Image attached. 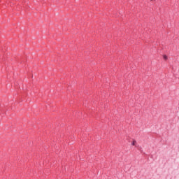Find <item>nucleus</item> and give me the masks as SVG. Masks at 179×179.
<instances>
[{"mask_svg": "<svg viewBox=\"0 0 179 179\" xmlns=\"http://www.w3.org/2000/svg\"><path fill=\"white\" fill-rule=\"evenodd\" d=\"M151 1H153V0H151Z\"/></svg>", "mask_w": 179, "mask_h": 179, "instance_id": "7ed1b4c3", "label": "nucleus"}, {"mask_svg": "<svg viewBox=\"0 0 179 179\" xmlns=\"http://www.w3.org/2000/svg\"><path fill=\"white\" fill-rule=\"evenodd\" d=\"M163 58H164V59L167 60V56L166 55H164Z\"/></svg>", "mask_w": 179, "mask_h": 179, "instance_id": "f03ea898", "label": "nucleus"}, {"mask_svg": "<svg viewBox=\"0 0 179 179\" xmlns=\"http://www.w3.org/2000/svg\"><path fill=\"white\" fill-rule=\"evenodd\" d=\"M131 145L132 146H135V145H136V141H133Z\"/></svg>", "mask_w": 179, "mask_h": 179, "instance_id": "f257e3e1", "label": "nucleus"}]
</instances>
